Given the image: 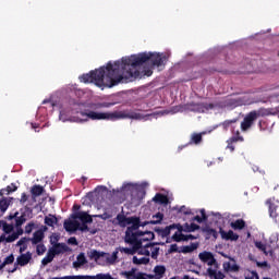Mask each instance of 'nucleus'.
I'll use <instances>...</instances> for the list:
<instances>
[{
	"instance_id": "f257e3e1",
	"label": "nucleus",
	"mask_w": 279,
	"mask_h": 279,
	"mask_svg": "<svg viewBox=\"0 0 279 279\" xmlns=\"http://www.w3.org/2000/svg\"><path fill=\"white\" fill-rule=\"evenodd\" d=\"M145 62H150L151 66H165L167 56L160 53H140L131 57H124L121 61L108 62L107 66L90 71L80 76L83 84H95L98 88H112L119 84H128L134 82L141 76L138 66H143Z\"/></svg>"
},
{
	"instance_id": "f03ea898",
	"label": "nucleus",
	"mask_w": 279,
	"mask_h": 279,
	"mask_svg": "<svg viewBox=\"0 0 279 279\" xmlns=\"http://www.w3.org/2000/svg\"><path fill=\"white\" fill-rule=\"evenodd\" d=\"M81 116L88 117L92 121H117L119 119H141V113H128L125 111H114V112L82 111Z\"/></svg>"
},
{
	"instance_id": "7ed1b4c3",
	"label": "nucleus",
	"mask_w": 279,
	"mask_h": 279,
	"mask_svg": "<svg viewBox=\"0 0 279 279\" xmlns=\"http://www.w3.org/2000/svg\"><path fill=\"white\" fill-rule=\"evenodd\" d=\"M113 226H119L120 228H126L125 236H132L136 230H138L140 220L138 217H126L124 213L118 214L112 221ZM131 226V227H128Z\"/></svg>"
},
{
	"instance_id": "20e7f679",
	"label": "nucleus",
	"mask_w": 279,
	"mask_h": 279,
	"mask_svg": "<svg viewBox=\"0 0 279 279\" xmlns=\"http://www.w3.org/2000/svg\"><path fill=\"white\" fill-rule=\"evenodd\" d=\"M124 243H128L129 245H132V247H118V252H121V254H128L129 256H134L138 250H141V241L136 239L135 234L128 233V235L124 236Z\"/></svg>"
},
{
	"instance_id": "39448f33",
	"label": "nucleus",
	"mask_w": 279,
	"mask_h": 279,
	"mask_svg": "<svg viewBox=\"0 0 279 279\" xmlns=\"http://www.w3.org/2000/svg\"><path fill=\"white\" fill-rule=\"evenodd\" d=\"M121 278L125 279H147L149 278V275L145 272L138 271L137 268H131L130 270H122L120 271Z\"/></svg>"
},
{
	"instance_id": "423d86ee",
	"label": "nucleus",
	"mask_w": 279,
	"mask_h": 279,
	"mask_svg": "<svg viewBox=\"0 0 279 279\" xmlns=\"http://www.w3.org/2000/svg\"><path fill=\"white\" fill-rule=\"evenodd\" d=\"M256 119H258L256 118V110L248 112L240 124L242 132H247L254 125Z\"/></svg>"
},
{
	"instance_id": "0eeeda50",
	"label": "nucleus",
	"mask_w": 279,
	"mask_h": 279,
	"mask_svg": "<svg viewBox=\"0 0 279 279\" xmlns=\"http://www.w3.org/2000/svg\"><path fill=\"white\" fill-rule=\"evenodd\" d=\"M239 119H233V120H226L220 125L223 128L226 132L228 130H231V133L233 134L232 136H241V131L238 125Z\"/></svg>"
},
{
	"instance_id": "6e6552de",
	"label": "nucleus",
	"mask_w": 279,
	"mask_h": 279,
	"mask_svg": "<svg viewBox=\"0 0 279 279\" xmlns=\"http://www.w3.org/2000/svg\"><path fill=\"white\" fill-rule=\"evenodd\" d=\"M29 260H32V254L29 252L17 256L16 263L14 264V268L11 270V274H14V271L19 269V265L20 267H25V265H29Z\"/></svg>"
},
{
	"instance_id": "1a4fd4ad",
	"label": "nucleus",
	"mask_w": 279,
	"mask_h": 279,
	"mask_svg": "<svg viewBox=\"0 0 279 279\" xmlns=\"http://www.w3.org/2000/svg\"><path fill=\"white\" fill-rule=\"evenodd\" d=\"M133 234L135 235V239L141 242V245H143V242L154 241L156 238L151 231H133Z\"/></svg>"
},
{
	"instance_id": "9d476101",
	"label": "nucleus",
	"mask_w": 279,
	"mask_h": 279,
	"mask_svg": "<svg viewBox=\"0 0 279 279\" xmlns=\"http://www.w3.org/2000/svg\"><path fill=\"white\" fill-rule=\"evenodd\" d=\"M198 258L199 260H202V263H206L209 267H213V265H217V259L211 252L204 251L198 254Z\"/></svg>"
},
{
	"instance_id": "9b49d317",
	"label": "nucleus",
	"mask_w": 279,
	"mask_h": 279,
	"mask_svg": "<svg viewBox=\"0 0 279 279\" xmlns=\"http://www.w3.org/2000/svg\"><path fill=\"white\" fill-rule=\"evenodd\" d=\"M72 219H80L82 223H93V217L86 211H76L71 215Z\"/></svg>"
},
{
	"instance_id": "f8f14e48",
	"label": "nucleus",
	"mask_w": 279,
	"mask_h": 279,
	"mask_svg": "<svg viewBox=\"0 0 279 279\" xmlns=\"http://www.w3.org/2000/svg\"><path fill=\"white\" fill-rule=\"evenodd\" d=\"M219 234L223 241H239V234L232 230L226 231L223 228H220Z\"/></svg>"
},
{
	"instance_id": "ddd939ff",
	"label": "nucleus",
	"mask_w": 279,
	"mask_h": 279,
	"mask_svg": "<svg viewBox=\"0 0 279 279\" xmlns=\"http://www.w3.org/2000/svg\"><path fill=\"white\" fill-rule=\"evenodd\" d=\"M171 230H178V232H182V225L173 223L163 229L157 230V232H159L161 236L166 238V236H169V234H171Z\"/></svg>"
},
{
	"instance_id": "4468645a",
	"label": "nucleus",
	"mask_w": 279,
	"mask_h": 279,
	"mask_svg": "<svg viewBox=\"0 0 279 279\" xmlns=\"http://www.w3.org/2000/svg\"><path fill=\"white\" fill-rule=\"evenodd\" d=\"M256 113V118L258 119V117H276V114H278V109L276 108H260L258 110H255Z\"/></svg>"
},
{
	"instance_id": "2eb2a0df",
	"label": "nucleus",
	"mask_w": 279,
	"mask_h": 279,
	"mask_svg": "<svg viewBox=\"0 0 279 279\" xmlns=\"http://www.w3.org/2000/svg\"><path fill=\"white\" fill-rule=\"evenodd\" d=\"M63 228L66 232H77L80 230V221L64 220Z\"/></svg>"
},
{
	"instance_id": "dca6fc26",
	"label": "nucleus",
	"mask_w": 279,
	"mask_h": 279,
	"mask_svg": "<svg viewBox=\"0 0 279 279\" xmlns=\"http://www.w3.org/2000/svg\"><path fill=\"white\" fill-rule=\"evenodd\" d=\"M51 252L54 253V256H58L60 254H64V252H71V247L65 243H57L53 248H51Z\"/></svg>"
},
{
	"instance_id": "f3484780",
	"label": "nucleus",
	"mask_w": 279,
	"mask_h": 279,
	"mask_svg": "<svg viewBox=\"0 0 279 279\" xmlns=\"http://www.w3.org/2000/svg\"><path fill=\"white\" fill-rule=\"evenodd\" d=\"M102 258H106L107 265H114L119 258V248H116L111 255L110 253H105Z\"/></svg>"
},
{
	"instance_id": "a211bd4d",
	"label": "nucleus",
	"mask_w": 279,
	"mask_h": 279,
	"mask_svg": "<svg viewBox=\"0 0 279 279\" xmlns=\"http://www.w3.org/2000/svg\"><path fill=\"white\" fill-rule=\"evenodd\" d=\"M106 252H99L97 250H90L87 252V256L89 260H95V263H99V258H104Z\"/></svg>"
},
{
	"instance_id": "6ab92c4d",
	"label": "nucleus",
	"mask_w": 279,
	"mask_h": 279,
	"mask_svg": "<svg viewBox=\"0 0 279 279\" xmlns=\"http://www.w3.org/2000/svg\"><path fill=\"white\" fill-rule=\"evenodd\" d=\"M88 263V259H86V255L84 253H80L76 257V260L73 262L74 269H80V267H84Z\"/></svg>"
},
{
	"instance_id": "aec40b11",
	"label": "nucleus",
	"mask_w": 279,
	"mask_h": 279,
	"mask_svg": "<svg viewBox=\"0 0 279 279\" xmlns=\"http://www.w3.org/2000/svg\"><path fill=\"white\" fill-rule=\"evenodd\" d=\"M43 239H45V232L39 229L34 232L33 238H31V241L33 245H38V243H41Z\"/></svg>"
},
{
	"instance_id": "412c9836",
	"label": "nucleus",
	"mask_w": 279,
	"mask_h": 279,
	"mask_svg": "<svg viewBox=\"0 0 279 279\" xmlns=\"http://www.w3.org/2000/svg\"><path fill=\"white\" fill-rule=\"evenodd\" d=\"M153 202H155V204H163L167 205L169 204V196L162 194V193H157L154 197H153Z\"/></svg>"
},
{
	"instance_id": "4be33fe9",
	"label": "nucleus",
	"mask_w": 279,
	"mask_h": 279,
	"mask_svg": "<svg viewBox=\"0 0 279 279\" xmlns=\"http://www.w3.org/2000/svg\"><path fill=\"white\" fill-rule=\"evenodd\" d=\"M199 247V244L197 243H191V245L181 246L179 253L181 254H191L192 252H195Z\"/></svg>"
},
{
	"instance_id": "5701e85b",
	"label": "nucleus",
	"mask_w": 279,
	"mask_h": 279,
	"mask_svg": "<svg viewBox=\"0 0 279 279\" xmlns=\"http://www.w3.org/2000/svg\"><path fill=\"white\" fill-rule=\"evenodd\" d=\"M243 143V136H231L227 143H228V149H230V151H234V143Z\"/></svg>"
},
{
	"instance_id": "b1692460",
	"label": "nucleus",
	"mask_w": 279,
	"mask_h": 279,
	"mask_svg": "<svg viewBox=\"0 0 279 279\" xmlns=\"http://www.w3.org/2000/svg\"><path fill=\"white\" fill-rule=\"evenodd\" d=\"M195 230H199V225H196L195 222H192L191 225L185 222L182 226V232H195Z\"/></svg>"
},
{
	"instance_id": "393cba45",
	"label": "nucleus",
	"mask_w": 279,
	"mask_h": 279,
	"mask_svg": "<svg viewBox=\"0 0 279 279\" xmlns=\"http://www.w3.org/2000/svg\"><path fill=\"white\" fill-rule=\"evenodd\" d=\"M255 247H257V250H259V252H263V254H265V256H269V254H274L272 251H267V244H265L260 241L255 242Z\"/></svg>"
},
{
	"instance_id": "a878e982",
	"label": "nucleus",
	"mask_w": 279,
	"mask_h": 279,
	"mask_svg": "<svg viewBox=\"0 0 279 279\" xmlns=\"http://www.w3.org/2000/svg\"><path fill=\"white\" fill-rule=\"evenodd\" d=\"M16 191H19V186H16V184L14 183H11L5 189H2L0 191V195H10V193H14Z\"/></svg>"
},
{
	"instance_id": "bb28decb",
	"label": "nucleus",
	"mask_w": 279,
	"mask_h": 279,
	"mask_svg": "<svg viewBox=\"0 0 279 279\" xmlns=\"http://www.w3.org/2000/svg\"><path fill=\"white\" fill-rule=\"evenodd\" d=\"M207 274L209 276V278H215V279H223L226 278V275H223V272L221 271H217L213 268H208L207 269Z\"/></svg>"
},
{
	"instance_id": "cd10ccee",
	"label": "nucleus",
	"mask_w": 279,
	"mask_h": 279,
	"mask_svg": "<svg viewBox=\"0 0 279 279\" xmlns=\"http://www.w3.org/2000/svg\"><path fill=\"white\" fill-rule=\"evenodd\" d=\"M53 258H56V253L49 250L47 255L41 259V265H49V263L53 262Z\"/></svg>"
},
{
	"instance_id": "c85d7f7f",
	"label": "nucleus",
	"mask_w": 279,
	"mask_h": 279,
	"mask_svg": "<svg viewBox=\"0 0 279 279\" xmlns=\"http://www.w3.org/2000/svg\"><path fill=\"white\" fill-rule=\"evenodd\" d=\"M148 247H151V243L148 242L146 245L141 244V247L137 251V254H140V256H150L151 252H149Z\"/></svg>"
},
{
	"instance_id": "c756f323",
	"label": "nucleus",
	"mask_w": 279,
	"mask_h": 279,
	"mask_svg": "<svg viewBox=\"0 0 279 279\" xmlns=\"http://www.w3.org/2000/svg\"><path fill=\"white\" fill-rule=\"evenodd\" d=\"M245 226H246V223H245V220H243V219H238L234 222L230 223V227L233 230H243L245 228Z\"/></svg>"
},
{
	"instance_id": "7c9ffc66",
	"label": "nucleus",
	"mask_w": 279,
	"mask_h": 279,
	"mask_svg": "<svg viewBox=\"0 0 279 279\" xmlns=\"http://www.w3.org/2000/svg\"><path fill=\"white\" fill-rule=\"evenodd\" d=\"M31 193L34 197H40V195L45 193V187H43L41 185H34L31 190Z\"/></svg>"
},
{
	"instance_id": "2f4dec72",
	"label": "nucleus",
	"mask_w": 279,
	"mask_h": 279,
	"mask_svg": "<svg viewBox=\"0 0 279 279\" xmlns=\"http://www.w3.org/2000/svg\"><path fill=\"white\" fill-rule=\"evenodd\" d=\"M58 223V217L50 215L45 217V225L49 226V228H53Z\"/></svg>"
},
{
	"instance_id": "473e14b6",
	"label": "nucleus",
	"mask_w": 279,
	"mask_h": 279,
	"mask_svg": "<svg viewBox=\"0 0 279 279\" xmlns=\"http://www.w3.org/2000/svg\"><path fill=\"white\" fill-rule=\"evenodd\" d=\"M202 141H203L202 133H193L190 140V145H199Z\"/></svg>"
},
{
	"instance_id": "72a5a7b5",
	"label": "nucleus",
	"mask_w": 279,
	"mask_h": 279,
	"mask_svg": "<svg viewBox=\"0 0 279 279\" xmlns=\"http://www.w3.org/2000/svg\"><path fill=\"white\" fill-rule=\"evenodd\" d=\"M153 219L156 220H150L151 226H158V223H162V220L165 219V214L159 211L153 216Z\"/></svg>"
},
{
	"instance_id": "f704fd0d",
	"label": "nucleus",
	"mask_w": 279,
	"mask_h": 279,
	"mask_svg": "<svg viewBox=\"0 0 279 279\" xmlns=\"http://www.w3.org/2000/svg\"><path fill=\"white\" fill-rule=\"evenodd\" d=\"M133 265H149V257L137 258L133 256Z\"/></svg>"
},
{
	"instance_id": "c9c22d12",
	"label": "nucleus",
	"mask_w": 279,
	"mask_h": 279,
	"mask_svg": "<svg viewBox=\"0 0 279 279\" xmlns=\"http://www.w3.org/2000/svg\"><path fill=\"white\" fill-rule=\"evenodd\" d=\"M27 241H31V238H21L17 241V245L21 246L20 252H25V250H27Z\"/></svg>"
},
{
	"instance_id": "e433bc0d",
	"label": "nucleus",
	"mask_w": 279,
	"mask_h": 279,
	"mask_svg": "<svg viewBox=\"0 0 279 279\" xmlns=\"http://www.w3.org/2000/svg\"><path fill=\"white\" fill-rule=\"evenodd\" d=\"M173 241H175V243H180L182 241H185L186 235H184L182 232L178 231L172 235Z\"/></svg>"
},
{
	"instance_id": "4c0bfd02",
	"label": "nucleus",
	"mask_w": 279,
	"mask_h": 279,
	"mask_svg": "<svg viewBox=\"0 0 279 279\" xmlns=\"http://www.w3.org/2000/svg\"><path fill=\"white\" fill-rule=\"evenodd\" d=\"M225 106L227 108H236V106H239V100L229 98L225 100Z\"/></svg>"
},
{
	"instance_id": "58836bf2",
	"label": "nucleus",
	"mask_w": 279,
	"mask_h": 279,
	"mask_svg": "<svg viewBox=\"0 0 279 279\" xmlns=\"http://www.w3.org/2000/svg\"><path fill=\"white\" fill-rule=\"evenodd\" d=\"M12 263H14V255L11 254L4 258L3 263L0 265V269H3L5 265H12Z\"/></svg>"
},
{
	"instance_id": "ea45409f",
	"label": "nucleus",
	"mask_w": 279,
	"mask_h": 279,
	"mask_svg": "<svg viewBox=\"0 0 279 279\" xmlns=\"http://www.w3.org/2000/svg\"><path fill=\"white\" fill-rule=\"evenodd\" d=\"M154 271L156 276H159L160 278H162V276H165V272L167 271V268L165 266H156L154 268Z\"/></svg>"
},
{
	"instance_id": "a19ab883",
	"label": "nucleus",
	"mask_w": 279,
	"mask_h": 279,
	"mask_svg": "<svg viewBox=\"0 0 279 279\" xmlns=\"http://www.w3.org/2000/svg\"><path fill=\"white\" fill-rule=\"evenodd\" d=\"M151 254H150V256H151V258L154 259V260H157L158 259V255L160 254V247H155L154 246V244H151Z\"/></svg>"
},
{
	"instance_id": "79ce46f5",
	"label": "nucleus",
	"mask_w": 279,
	"mask_h": 279,
	"mask_svg": "<svg viewBox=\"0 0 279 279\" xmlns=\"http://www.w3.org/2000/svg\"><path fill=\"white\" fill-rule=\"evenodd\" d=\"M10 204L8 203V199L2 198L0 199V211L1 213H5V210H8Z\"/></svg>"
},
{
	"instance_id": "37998d69",
	"label": "nucleus",
	"mask_w": 279,
	"mask_h": 279,
	"mask_svg": "<svg viewBox=\"0 0 279 279\" xmlns=\"http://www.w3.org/2000/svg\"><path fill=\"white\" fill-rule=\"evenodd\" d=\"M36 252L38 256H43L47 252V246L45 244H37Z\"/></svg>"
},
{
	"instance_id": "c03bdc74",
	"label": "nucleus",
	"mask_w": 279,
	"mask_h": 279,
	"mask_svg": "<svg viewBox=\"0 0 279 279\" xmlns=\"http://www.w3.org/2000/svg\"><path fill=\"white\" fill-rule=\"evenodd\" d=\"M3 232H5V234H10V232H12V230H14V226L9 225L8 222H3Z\"/></svg>"
},
{
	"instance_id": "a18cd8bd",
	"label": "nucleus",
	"mask_w": 279,
	"mask_h": 279,
	"mask_svg": "<svg viewBox=\"0 0 279 279\" xmlns=\"http://www.w3.org/2000/svg\"><path fill=\"white\" fill-rule=\"evenodd\" d=\"M34 228H36V225L34 222H29L28 225L25 226V233L32 234Z\"/></svg>"
},
{
	"instance_id": "49530a36",
	"label": "nucleus",
	"mask_w": 279,
	"mask_h": 279,
	"mask_svg": "<svg viewBox=\"0 0 279 279\" xmlns=\"http://www.w3.org/2000/svg\"><path fill=\"white\" fill-rule=\"evenodd\" d=\"M16 239H19V234L16 233H12L9 236H4V240L7 241V243H14V241H16Z\"/></svg>"
},
{
	"instance_id": "de8ad7c7",
	"label": "nucleus",
	"mask_w": 279,
	"mask_h": 279,
	"mask_svg": "<svg viewBox=\"0 0 279 279\" xmlns=\"http://www.w3.org/2000/svg\"><path fill=\"white\" fill-rule=\"evenodd\" d=\"M25 221H26V220H25V217H23V216L17 217V218L15 219V226H16V228H21Z\"/></svg>"
},
{
	"instance_id": "09e8293b",
	"label": "nucleus",
	"mask_w": 279,
	"mask_h": 279,
	"mask_svg": "<svg viewBox=\"0 0 279 279\" xmlns=\"http://www.w3.org/2000/svg\"><path fill=\"white\" fill-rule=\"evenodd\" d=\"M225 269H231V271H239V265L233 264L232 266L230 265V263H227V267L226 265H223Z\"/></svg>"
},
{
	"instance_id": "8fccbe9b",
	"label": "nucleus",
	"mask_w": 279,
	"mask_h": 279,
	"mask_svg": "<svg viewBox=\"0 0 279 279\" xmlns=\"http://www.w3.org/2000/svg\"><path fill=\"white\" fill-rule=\"evenodd\" d=\"M87 222H82V226L78 227V230H81V232H90V228H88V225H86Z\"/></svg>"
},
{
	"instance_id": "3c124183",
	"label": "nucleus",
	"mask_w": 279,
	"mask_h": 279,
	"mask_svg": "<svg viewBox=\"0 0 279 279\" xmlns=\"http://www.w3.org/2000/svg\"><path fill=\"white\" fill-rule=\"evenodd\" d=\"M114 106V102H101L97 105V108H110Z\"/></svg>"
},
{
	"instance_id": "603ef678",
	"label": "nucleus",
	"mask_w": 279,
	"mask_h": 279,
	"mask_svg": "<svg viewBox=\"0 0 279 279\" xmlns=\"http://www.w3.org/2000/svg\"><path fill=\"white\" fill-rule=\"evenodd\" d=\"M179 213H182L183 215H191V209H189L186 206H181Z\"/></svg>"
},
{
	"instance_id": "864d4df0",
	"label": "nucleus",
	"mask_w": 279,
	"mask_h": 279,
	"mask_svg": "<svg viewBox=\"0 0 279 279\" xmlns=\"http://www.w3.org/2000/svg\"><path fill=\"white\" fill-rule=\"evenodd\" d=\"M175 252H180V250L178 248V244H171L169 248V254H173Z\"/></svg>"
},
{
	"instance_id": "5fc2aeb1",
	"label": "nucleus",
	"mask_w": 279,
	"mask_h": 279,
	"mask_svg": "<svg viewBox=\"0 0 279 279\" xmlns=\"http://www.w3.org/2000/svg\"><path fill=\"white\" fill-rule=\"evenodd\" d=\"M269 215L272 219H276V217H278V214L276 213V210H274V206H269Z\"/></svg>"
},
{
	"instance_id": "6e6d98bb",
	"label": "nucleus",
	"mask_w": 279,
	"mask_h": 279,
	"mask_svg": "<svg viewBox=\"0 0 279 279\" xmlns=\"http://www.w3.org/2000/svg\"><path fill=\"white\" fill-rule=\"evenodd\" d=\"M207 232L215 239H217L219 236V233H217V230H215V229H209V230H207Z\"/></svg>"
},
{
	"instance_id": "4d7b16f0",
	"label": "nucleus",
	"mask_w": 279,
	"mask_h": 279,
	"mask_svg": "<svg viewBox=\"0 0 279 279\" xmlns=\"http://www.w3.org/2000/svg\"><path fill=\"white\" fill-rule=\"evenodd\" d=\"M68 243H69L70 245H77V238H75V236L70 238V239L68 240Z\"/></svg>"
},
{
	"instance_id": "13d9d810",
	"label": "nucleus",
	"mask_w": 279,
	"mask_h": 279,
	"mask_svg": "<svg viewBox=\"0 0 279 279\" xmlns=\"http://www.w3.org/2000/svg\"><path fill=\"white\" fill-rule=\"evenodd\" d=\"M192 221H197V223H203V221H206V220H204L202 217H199V216H195V217H193L192 218Z\"/></svg>"
},
{
	"instance_id": "bf43d9fd",
	"label": "nucleus",
	"mask_w": 279,
	"mask_h": 279,
	"mask_svg": "<svg viewBox=\"0 0 279 279\" xmlns=\"http://www.w3.org/2000/svg\"><path fill=\"white\" fill-rule=\"evenodd\" d=\"M138 221H140L138 228H145V226H149V223H151V221H144V222H141V218H138Z\"/></svg>"
},
{
	"instance_id": "052dcab7",
	"label": "nucleus",
	"mask_w": 279,
	"mask_h": 279,
	"mask_svg": "<svg viewBox=\"0 0 279 279\" xmlns=\"http://www.w3.org/2000/svg\"><path fill=\"white\" fill-rule=\"evenodd\" d=\"M201 215H202L201 218H203L204 221H208V216L206 215V210H205V209H202V210H201Z\"/></svg>"
},
{
	"instance_id": "680f3d73",
	"label": "nucleus",
	"mask_w": 279,
	"mask_h": 279,
	"mask_svg": "<svg viewBox=\"0 0 279 279\" xmlns=\"http://www.w3.org/2000/svg\"><path fill=\"white\" fill-rule=\"evenodd\" d=\"M269 264L267 262H256L257 267H267Z\"/></svg>"
},
{
	"instance_id": "e2e57ef3",
	"label": "nucleus",
	"mask_w": 279,
	"mask_h": 279,
	"mask_svg": "<svg viewBox=\"0 0 279 279\" xmlns=\"http://www.w3.org/2000/svg\"><path fill=\"white\" fill-rule=\"evenodd\" d=\"M20 202H21L22 204H25V202H27V194H26V193H22V196H21Z\"/></svg>"
},
{
	"instance_id": "0e129e2a",
	"label": "nucleus",
	"mask_w": 279,
	"mask_h": 279,
	"mask_svg": "<svg viewBox=\"0 0 279 279\" xmlns=\"http://www.w3.org/2000/svg\"><path fill=\"white\" fill-rule=\"evenodd\" d=\"M195 235H193V234H187V235H185V241H195Z\"/></svg>"
},
{
	"instance_id": "69168bd1",
	"label": "nucleus",
	"mask_w": 279,
	"mask_h": 279,
	"mask_svg": "<svg viewBox=\"0 0 279 279\" xmlns=\"http://www.w3.org/2000/svg\"><path fill=\"white\" fill-rule=\"evenodd\" d=\"M80 208H82L81 205H78V204H74V205H73V211H74V213H80Z\"/></svg>"
},
{
	"instance_id": "338daca9",
	"label": "nucleus",
	"mask_w": 279,
	"mask_h": 279,
	"mask_svg": "<svg viewBox=\"0 0 279 279\" xmlns=\"http://www.w3.org/2000/svg\"><path fill=\"white\" fill-rule=\"evenodd\" d=\"M254 278L258 279V272L253 271L252 277H245V279H254Z\"/></svg>"
},
{
	"instance_id": "774afa93",
	"label": "nucleus",
	"mask_w": 279,
	"mask_h": 279,
	"mask_svg": "<svg viewBox=\"0 0 279 279\" xmlns=\"http://www.w3.org/2000/svg\"><path fill=\"white\" fill-rule=\"evenodd\" d=\"M14 233L17 234V239H19V236H21L23 234V228L17 227V231Z\"/></svg>"
}]
</instances>
